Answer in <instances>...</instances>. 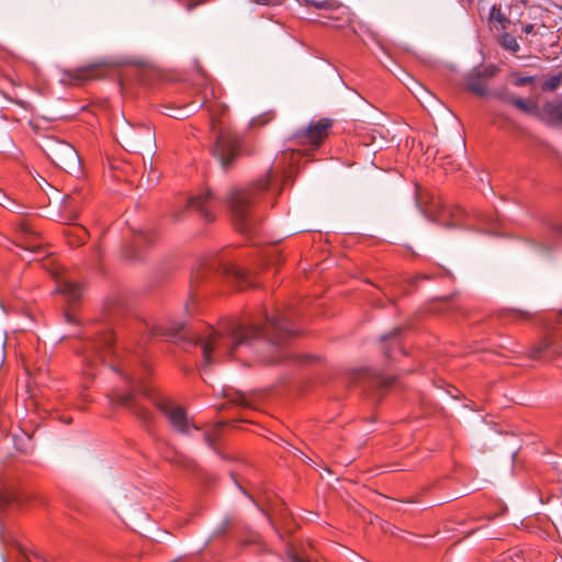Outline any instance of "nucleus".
<instances>
[{
    "mask_svg": "<svg viewBox=\"0 0 562 562\" xmlns=\"http://www.w3.org/2000/svg\"><path fill=\"white\" fill-rule=\"evenodd\" d=\"M154 143V133L149 126H140L137 131H130L125 136V144L131 151H136Z\"/></svg>",
    "mask_w": 562,
    "mask_h": 562,
    "instance_id": "obj_10",
    "label": "nucleus"
},
{
    "mask_svg": "<svg viewBox=\"0 0 562 562\" xmlns=\"http://www.w3.org/2000/svg\"><path fill=\"white\" fill-rule=\"evenodd\" d=\"M418 91H414L417 98H420L423 94L430 95V93L419 83H417Z\"/></svg>",
    "mask_w": 562,
    "mask_h": 562,
    "instance_id": "obj_31",
    "label": "nucleus"
},
{
    "mask_svg": "<svg viewBox=\"0 0 562 562\" xmlns=\"http://www.w3.org/2000/svg\"><path fill=\"white\" fill-rule=\"evenodd\" d=\"M532 81V78L531 77H526V78H521L518 82V85H525V83H528V82H531Z\"/></svg>",
    "mask_w": 562,
    "mask_h": 562,
    "instance_id": "obj_33",
    "label": "nucleus"
},
{
    "mask_svg": "<svg viewBox=\"0 0 562 562\" xmlns=\"http://www.w3.org/2000/svg\"><path fill=\"white\" fill-rule=\"evenodd\" d=\"M467 89L480 97H483L487 93L486 82L482 78V72H475L472 70L467 76L465 81Z\"/></svg>",
    "mask_w": 562,
    "mask_h": 562,
    "instance_id": "obj_14",
    "label": "nucleus"
},
{
    "mask_svg": "<svg viewBox=\"0 0 562 562\" xmlns=\"http://www.w3.org/2000/svg\"><path fill=\"white\" fill-rule=\"evenodd\" d=\"M98 69L94 65H89L75 70H68L65 72L66 80L79 85L86 80L97 78Z\"/></svg>",
    "mask_w": 562,
    "mask_h": 562,
    "instance_id": "obj_12",
    "label": "nucleus"
},
{
    "mask_svg": "<svg viewBox=\"0 0 562 562\" xmlns=\"http://www.w3.org/2000/svg\"><path fill=\"white\" fill-rule=\"evenodd\" d=\"M331 121L322 119L308 125L304 131L295 133L294 139L301 145H308L312 149L318 148L327 138Z\"/></svg>",
    "mask_w": 562,
    "mask_h": 562,
    "instance_id": "obj_7",
    "label": "nucleus"
},
{
    "mask_svg": "<svg viewBox=\"0 0 562 562\" xmlns=\"http://www.w3.org/2000/svg\"><path fill=\"white\" fill-rule=\"evenodd\" d=\"M3 241H9L12 245L31 252H36L41 248V244L37 241L36 233L34 232L31 224L25 220L18 221L13 226V238L9 239L1 236Z\"/></svg>",
    "mask_w": 562,
    "mask_h": 562,
    "instance_id": "obj_6",
    "label": "nucleus"
},
{
    "mask_svg": "<svg viewBox=\"0 0 562 562\" xmlns=\"http://www.w3.org/2000/svg\"><path fill=\"white\" fill-rule=\"evenodd\" d=\"M398 329L392 331L389 336H386L384 339H390L394 345H398V340H397V335H398Z\"/></svg>",
    "mask_w": 562,
    "mask_h": 562,
    "instance_id": "obj_30",
    "label": "nucleus"
},
{
    "mask_svg": "<svg viewBox=\"0 0 562 562\" xmlns=\"http://www.w3.org/2000/svg\"><path fill=\"white\" fill-rule=\"evenodd\" d=\"M475 72H482V78L486 81L487 79L492 78L496 74V67L495 66H485L483 68H475L473 69Z\"/></svg>",
    "mask_w": 562,
    "mask_h": 562,
    "instance_id": "obj_24",
    "label": "nucleus"
},
{
    "mask_svg": "<svg viewBox=\"0 0 562 562\" xmlns=\"http://www.w3.org/2000/svg\"><path fill=\"white\" fill-rule=\"evenodd\" d=\"M16 103H18V104H20V105H22V106L24 105V102H23V101H18Z\"/></svg>",
    "mask_w": 562,
    "mask_h": 562,
    "instance_id": "obj_38",
    "label": "nucleus"
},
{
    "mask_svg": "<svg viewBox=\"0 0 562 562\" xmlns=\"http://www.w3.org/2000/svg\"><path fill=\"white\" fill-rule=\"evenodd\" d=\"M221 425H215L209 431L204 432V440L206 445L213 449H215V441L220 436Z\"/></svg>",
    "mask_w": 562,
    "mask_h": 562,
    "instance_id": "obj_18",
    "label": "nucleus"
},
{
    "mask_svg": "<svg viewBox=\"0 0 562 562\" xmlns=\"http://www.w3.org/2000/svg\"><path fill=\"white\" fill-rule=\"evenodd\" d=\"M148 234L145 232H139V234L135 237V244L140 246L143 243H148Z\"/></svg>",
    "mask_w": 562,
    "mask_h": 562,
    "instance_id": "obj_27",
    "label": "nucleus"
},
{
    "mask_svg": "<svg viewBox=\"0 0 562 562\" xmlns=\"http://www.w3.org/2000/svg\"><path fill=\"white\" fill-rule=\"evenodd\" d=\"M209 0H188V2L186 3V9L188 11H192L193 9H195L196 7L201 5V4H204L206 3Z\"/></svg>",
    "mask_w": 562,
    "mask_h": 562,
    "instance_id": "obj_25",
    "label": "nucleus"
},
{
    "mask_svg": "<svg viewBox=\"0 0 562 562\" xmlns=\"http://www.w3.org/2000/svg\"><path fill=\"white\" fill-rule=\"evenodd\" d=\"M559 355V348L553 347L549 338H544L529 351V357L535 360H551Z\"/></svg>",
    "mask_w": 562,
    "mask_h": 562,
    "instance_id": "obj_11",
    "label": "nucleus"
},
{
    "mask_svg": "<svg viewBox=\"0 0 562 562\" xmlns=\"http://www.w3.org/2000/svg\"><path fill=\"white\" fill-rule=\"evenodd\" d=\"M490 23L494 26H499L501 29H505L508 20L506 15L503 13L501 5L494 4L490 10L488 15Z\"/></svg>",
    "mask_w": 562,
    "mask_h": 562,
    "instance_id": "obj_16",
    "label": "nucleus"
},
{
    "mask_svg": "<svg viewBox=\"0 0 562 562\" xmlns=\"http://www.w3.org/2000/svg\"><path fill=\"white\" fill-rule=\"evenodd\" d=\"M272 170L247 188H235L227 196L234 224L241 233H248L254 226L251 209L260 194L270 188Z\"/></svg>",
    "mask_w": 562,
    "mask_h": 562,
    "instance_id": "obj_3",
    "label": "nucleus"
},
{
    "mask_svg": "<svg viewBox=\"0 0 562 562\" xmlns=\"http://www.w3.org/2000/svg\"><path fill=\"white\" fill-rule=\"evenodd\" d=\"M211 128L218 130L214 154L224 168H227L238 156L240 149V136L231 130L220 127V119L227 112V106L218 100L207 104Z\"/></svg>",
    "mask_w": 562,
    "mask_h": 562,
    "instance_id": "obj_4",
    "label": "nucleus"
},
{
    "mask_svg": "<svg viewBox=\"0 0 562 562\" xmlns=\"http://www.w3.org/2000/svg\"><path fill=\"white\" fill-rule=\"evenodd\" d=\"M57 291L63 294L68 303H76L82 295V286L71 280H63L57 285Z\"/></svg>",
    "mask_w": 562,
    "mask_h": 562,
    "instance_id": "obj_13",
    "label": "nucleus"
},
{
    "mask_svg": "<svg viewBox=\"0 0 562 562\" xmlns=\"http://www.w3.org/2000/svg\"><path fill=\"white\" fill-rule=\"evenodd\" d=\"M288 557L290 559L291 562H308V561H305L303 560L302 558H300L295 552H293L292 550L289 551L288 553Z\"/></svg>",
    "mask_w": 562,
    "mask_h": 562,
    "instance_id": "obj_28",
    "label": "nucleus"
},
{
    "mask_svg": "<svg viewBox=\"0 0 562 562\" xmlns=\"http://www.w3.org/2000/svg\"><path fill=\"white\" fill-rule=\"evenodd\" d=\"M68 234L74 235L77 239L76 241L69 240V243L71 245L83 244L88 237V233H87L86 228H83L81 226L71 228Z\"/></svg>",
    "mask_w": 562,
    "mask_h": 562,
    "instance_id": "obj_19",
    "label": "nucleus"
},
{
    "mask_svg": "<svg viewBox=\"0 0 562 562\" xmlns=\"http://www.w3.org/2000/svg\"><path fill=\"white\" fill-rule=\"evenodd\" d=\"M294 335L296 329L289 316L278 313L267 317L265 327L227 323L218 328L206 327L203 333H193L190 338L201 346L203 364L210 366L232 357L240 346L249 345L254 339L267 337L277 346Z\"/></svg>",
    "mask_w": 562,
    "mask_h": 562,
    "instance_id": "obj_2",
    "label": "nucleus"
},
{
    "mask_svg": "<svg viewBox=\"0 0 562 562\" xmlns=\"http://www.w3.org/2000/svg\"><path fill=\"white\" fill-rule=\"evenodd\" d=\"M188 207L200 213L201 217L207 223L215 221L214 199L212 193L206 190L204 192L192 195L187 201Z\"/></svg>",
    "mask_w": 562,
    "mask_h": 562,
    "instance_id": "obj_8",
    "label": "nucleus"
},
{
    "mask_svg": "<svg viewBox=\"0 0 562 562\" xmlns=\"http://www.w3.org/2000/svg\"><path fill=\"white\" fill-rule=\"evenodd\" d=\"M75 194L76 193L67 194V195H65V198L63 200V207L65 209V211H67L69 213H72V211L77 204Z\"/></svg>",
    "mask_w": 562,
    "mask_h": 562,
    "instance_id": "obj_23",
    "label": "nucleus"
},
{
    "mask_svg": "<svg viewBox=\"0 0 562 562\" xmlns=\"http://www.w3.org/2000/svg\"><path fill=\"white\" fill-rule=\"evenodd\" d=\"M553 229H554L558 234L562 235V224H557V225L553 227Z\"/></svg>",
    "mask_w": 562,
    "mask_h": 562,
    "instance_id": "obj_34",
    "label": "nucleus"
},
{
    "mask_svg": "<svg viewBox=\"0 0 562 562\" xmlns=\"http://www.w3.org/2000/svg\"><path fill=\"white\" fill-rule=\"evenodd\" d=\"M48 158L67 172L79 170L80 158L72 145L56 138H48L43 147Z\"/></svg>",
    "mask_w": 562,
    "mask_h": 562,
    "instance_id": "obj_5",
    "label": "nucleus"
},
{
    "mask_svg": "<svg viewBox=\"0 0 562 562\" xmlns=\"http://www.w3.org/2000/svg\"><path fill=\"white\" fill-rule=\"evenodd\" d=\"M269 362H277L278 359H271V360H268Z\"/></svg>",
    "mask_w": 562,
    "mask_h": 562,
    "instance_id": "obj_41",
    "label": "nucleus"
},
{
    "mask_svg": "<svg viewBox=\"0 0 562 562\" xmlns=\"http://www.w3.org/2000/svg\"><path fill=\"white\" fill-rule=\"evenodd\" d=\"M256 4L260 5H278L283 2V0H252Z\"/></svg>",
    "mask_w": 562,
    "mask_h": 562,
    "instance_id": "obj_26",
    "label": "nucleus"
},
{
    "mask_svg": "<svg viewBox=\"0 0 562 562\" xmlns=\"http://www.w3.org/2000/svg\"><path fill=\"white\" fill-rule=\"evenodd\" d=\"M0 205H2L3 207H5L10 211H14V212H19L18 210H20L22 207L21 205H19L15 201H13L10 196H8L4 193H0Z\"/></svg>",
    "mask_w": 562,
    "mask_h": 562,
    "instance_id": "obj_21",
    "label": "nucleus"
},
{
    "mask_svg": "<svg viewBox=\"0 0 562 562\" xmlns=\"http://www.w3.org/2000/svg\"><path fill=\"white\" fill-rule=\"evenodd\" d=\"M168 116L181 120L187 116V114L183 113V110L177 109L176 113H167Z\"/></svg>",
    "mask_w": 562,
    "mask_h": 562,
    "instance_id": "obj_29",
    "label": "nucleus"
},
{
    "mask_svg": "<svg viewBox=\"0 0 562 562\" xmlns=\"http://www.w3.org/2000/svg\"><path fill=\"white\" fill-rule=\"evenodd\" d=\"M76 217H77V214H76V213H74V214L69 215V220H70V221L75 220Z\"/></svg>",
    "mask_w": 562,
    "mask_h": 562,
    "instance_id": "obj_37",
    "label": "nucleus"
},
{
    "mask_svg": "<svg viewBox=\"0 0 562 562\" xmlns=\"http://www.w3.org/2000/svg\"><path fill=\"white\" fill-rule=\"evenodd\" d=\"M509 102L514 104L518 110L529 115L537 117L538 113V103L533 101H528L518 97L510 98Z\"/></svg>",
    "mask_w": 562,
    "mask_h": 562,
    "instance_id": "obj_15",
    "label": "nucleus"
},
{
    "mask_svg": "<svg viewBox=\"0 0 562 562\" xmlns=\"http://www.w3.org/2000/svg\"><path fill=\"white\" fill-rule=\"evenodd\" d=\"M66 318L68 319V322H71V317L68 314L66 315Z\"/></svg>",
    "mask_w": 562,
    "mask_h": 562,
    "instance_id": "obj_39",
    "label": "nucleus"
},
{
    "mask_svg": "<svg viewBox=\"0 0 562 562\" xmlns=\"http://www.w3.org/2000/svg\"><path fill=\"white\" fill-rule=\"evenodd\" d=\"M113 340L112 331L103 333L91 342V355L87 356L88 366H92L97 358L103 362H109L112 369L120 374L124 385L127 387V391H123L120 387L112 391L109 395L111 405L127 407L139 419L149 422L151 413L137 404L133 393V391H138L165 415L175 431L189 435L191 429H199L188 418L183 407L177 405L158 389L148 384L146 380L147 367L140 355L134 351L119 353L113 348Z\"/></svg>",
    "mask_w": 562,
    "mask_h": 562,
    "instance_id": "obj_1",
    "label": "nucleus"
},
{
    "mask_svg": "<svg viewBox=\"0 0 562 562\" xmlns=\"http://www.w3.org/2000/svg\"><path fill=\"white\" fill-rule=\"evenodd\" d=\"M562 83V76L555 75L546 80L542 85V89L544 91H553L560 87Z\"/></svg>",
    "mask_w": 562,
    "mask_h": 562,
    "instance_id": "obj_20",
    "label": "nucleus"
},
{
    "mask_svg": "<svg viewBox=\"0 0 562 562\" xmlns=\"http://www.w3.org/2000/svg\"><path fill=\"white\" fill-rule=\"evenodd\" d=\"M532 30H533V25H532V24H529V25H527V26L525 27V32H526V33H531V32H532Z\"/></svg>",
    "mask_w": 562,
    "mask_h": 562,
    "instance_id": "obj_35",
    "label": "nucleus"
},
{
    "mask_svg": "<svg viewBox=\"0 0 562 562\" xmlns=\"http://www.w3.org/2000/svg\"><path fill=\"white\" fill-rule=\"evenodd\" d=\"M385 355H386L387 357H391V355H390V351H389V350H385Z\"/></svg>",
    "mask_w": 562,
    "mask_h": 562,
    "instance_id": "obj_40",
    "label": "nucleus"
},
{
    "mask_svg": "<svg viewBox=\"0 0 562 562\" xmlns=\"http://www.w3.org/2000/svg\"><path fill=\"white\" fill-rule=\"evenodd\" d=\"M537 119L549 126L562 125V101L554 99L538 108Z\"/></svg>",
    "mask_w": 562,
    "mask_h": 562,
    "instance_id": "obj_9",
    "label": "nucleus"
},
{
    "mask_svg": "<svg viewBox=\"0 0 562 562\" xmlns=\"http://www.w3.org/2000/svg\"><path fill=\"white\" fill-rule=\"evenodd\" d=\"M80 396H81L82 401H85V402L89 401L88 396L83 392L81 393Z\"/></svg>",
    "mask_w": 562,
    "mask_h": 562,
    "instance_id": "obj_36",
    "label": "nucleus"
},
{
    "mask_svg": "<svg viewBox=\"0 0 562 562\" xmlns=\"http://www.w3.org/2000/svg\"><path fill=\"white\" fill-rule=\"evenodd\" d=\"M234 273L237 279H240L243 281L246 279L245 272L241 271L240 269H236Z\"/></svg>",
    "mask_w": 562,
    "mask_h": 562,
    "instance_id": "obj_32",
    "label": "nucleus"
},
{
    "mask_svg": "<svg viewBox=\"0 0 562 562\" xmlns=\"http://www.w3.org/2000/svg\"><path fill=\"white\" fill-rule=\"evenodd\" d=\"M502 44L505 48L516 53L519 50L520 46L517 43L516 38L509 34H505L502 40Z\"/></svg>",
    "mask_w": 562,
    "mask_h": 562,
    "instance_id": "obj_22",
    "label": "nucleus"
},
{
    "mask_svg": "<svg viewBox=\"0 0 562 562\" xmlns=\"http://www.w3.org/2000/svg\"><path fill=\"white\" fill-rule=\"evenodd\" d=\"M306 7H313L319 10H331L337 8L330 0H304Z\"/></svg>",
    "mask_w": 562,
    "mask_h": 562,
    "instance_id": "obj_17",
    "label": "nucleus"
}]
</instances>
